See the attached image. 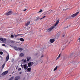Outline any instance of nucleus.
Returning a JSON list of instances; mask_svg holds the SVG:
<instances>
[{"mask_svg": "<svg viewBox=\"0 0 80 80\" xmlns=\"http://www.w3.org/2000/svg\"><path fill=\"white\" fill-rule=\"evenodd\" d=\"M21 67H22V68L24 67V70H27V69L28 68V66L27 64H25L24 65H21Z\"/></svg>", "mask_w": 80, "mask_h": 80, "instance_id": "obj_1", "label": "nucleus"}, {"mask_svg": "<svg viewBox=\"0 0 80 80\" xmlns=\"http://www.w3.org/2000/svg\"><path fill=\"white\" fill-rule=\"evenodd\" d=\"M79 13V12H77L76 13L72 15H71L70 16V17H72V18H74V17H76V16H77L78 15V14Z\"/></svg>", "mask_w": 80, "mask_h": 80, "instance_id": "obj_2", "label": "nucleus"}, {"mask_svg": "<svg viewBox=\"0 0 80 80\" xmlns=\"http://www.w3.org/2000/svg\"><path fill=\"white\" fill-rule=\"evenodd\" d=\"M53 28H54V26H52L50 28L48 29L47 30V32H50L52 30H53Z\"/></svg>", "mask_w": 80, "mask_h": 80, "instance_id": "obj_3", "label": "nucleus"}, {"mask_svg": "<svg viewBox=\"0 0 80 80\" xmlns=\"http://www.w3.org/2000/svg\"><path fill=\"white\" fill-rule=\"evenodd\" d=\"M34 63L33 62H30L28 64V67H32Z\"/></svg>", "mask_w": 80, "mask_h": 80, "instance_id": "obj_4", "label": "nucleus"}, {"mask_svg": "<svg viewBox=\"0 0 80 80\" xmlns=\"http://www.w3.org/2000/svg\"><path fill=\"white\" fill-rule=\"evenodd\" d=\"M12 13H13V12H12V11H9L8 12L6 13L5 14V15H10L12 14Z\"/></svg>", "mask_w": 80, "mask_h": 80, "instance_id": "obj_5", "label": "nucleus"}, {"mask_svg": "<svg viewBox=\"0 0 80 80\" xmlns=\"http://www.w3.org/2000/svg\"><path fill=\"white\" fill-rule=\"evenodd\" d=\"M59 23V20H58L56 21V23L54 25V27H55V26H57Z\"/></svg>", "mask_w": 80, "mask_h": 80, "instance_id": "obj_6", "label": "nucleus"}, {"mask_svg": "<svg viewBox=\"0 0 80 80\" xmlns=\"http://www.w3.org/2000/svg\"><path fill=\"white\" fill-rule=\"evenodd\" d=\"M7 73H8V71H6L5 72H4L3 73H2V75H6V74H7Z\"/></svg>", "mask_w": 80, "mask_h": 80, "instance_id": "obj_7", "label": "nucleus"}, {"mask_svg": "<svg viewBox=\"0 0 80 80\" xmlns=\"http://www.w3.org/2000/svg\"><path fill=\"white\" fill-rule=\"evenodd\" d=\"M50 42L51 43H53L55 42V39L54 38L51 39L50 40Z\"/></svg>", "mask_w": 80, "mask_h": 80, "instance_id": "obj_8", "label": "nucleus"}, {"mask_svg": "<svg viewBox=\"0 0 80 80\" xmlns=\"http://www.w3.org/2000/svg\"><path fill=\"white\" fill-rule=\"evenodd\" d=\"M20 76H16L14 79L15 80H19V79H20Z\"/></svg>", "mask_w": 80, "mask_h": 80, "instance_id": "obj_9", "label": "nucleus"}, {"mask_svg": "<svg viewBox=\"0 0 80 80\" xmlns=\"http://www.w3.org/2000/svg\"><path fill=\"white\" fill-rule=\"evenodd\" d=\"M9 58H10V57L9 56V55H8L6 57V62L8 61V60H9Z\"/></svg>", "mask_w": 80, "mask_h": 80, "instance_id": "obj_10", "label": "nucleus"}, {"mask_svg": "<svg viewBox=\"0 0 80 80\" xmlns=\"http://www.w3.org/2000/svg\"><path fill=\"white\" fill-rule=\"evenodd\" d=\"M28 72H30L32 71V68H27Z\"/></svg>", "mask_w": 80, "mask_h": 80, "instance_id": "obj_11", "label": "nucleus"}, {"mask_svg": "<svg viewBox=\"0 0 80 80\" xmlns=\"http://www.w3.org/2000/svg\"><path fill=\"white\" fill-rule=\"evenodd\" d=\"M23 34H18L17 35H14V36L15 37H18V36H21V35H23Z\"/></svg>", "mask_w": 80, "mask_h": 80, "instance_id": "obj_12", "label": "nucleus"}, {"mask_svg": "<svg viewBox=\"0 0 80 80\" xmlns=\"http://www.w3.org/2000/svg\"><path fill=\"white\" fill-rule=\"evenodd\" d=\"M14 48L15 50H16V51H18V48L14 47Z\"/></svg>", "mask_w": 80, "mask_h": 80, "instance_id": "obj_13", "label": "nucleus"}, {"mask_svg": "<svg viewBox=\"0 0 80 80\" xmlns=\"http://www.w3.org/2000/svg\"><path fill=\"white\" fill-rule=\"evenodd\" d=\"M27 62L29 61V60H31V57H27Z\"/></svg>", "mask_w": 80, "mask_h": 80, "instance_id": "obj_14", "label": "nucleus"}, {"mask_svg": "<svg viewBox=\"0 0 80 80\" xmlns=\"http://www.w3.org/2000/svg\"><path fill=\"white\" fill-rule=\"evenodd\" d=\"M30 21H28L27 23H26L25 25L26 26H27L28 25L30 24Z\"/></svg>", "mask_w": 80, "mask_h": 80, "instance_id": "obj_15", "label": "nucleus"}, {"mask_svg": "<svg viewBox=\"0 0 80 80\" xmlns=\"http://www.w3.org/2000/svg\"><path fill=\"white\" fill-rule=\"evenodd\" d=\"M19 40L21 42H24V39L22 38H21L19 39Z\"/></svg>", "mask_w": 80, "mask_h": 80, "instance_id": "obj_16", "label": "nucleus"}, {"mask_svg": "<svg viewBox=\"0 0 80 80\" xmlns=\"http://www.w3.org/2000/svg\"><path fill=\"white\" fill-rule=\"evenodd\" d=\"M5 63H4L2 66V69H3V68H4V67H5Z\"/></svg>", "mask_w": 80, "mask_h": 80, "instance_id": "obj_17", "label": "nucleus"}, {"mask_svg": "<svg viewBox=\"0 0 80 80\" xmlns=\"http://www.w3.org/2000/svg\"><path fill=\"white\" fill-rule=\"evenodd\" d=\"M14 78V77L12 76L10 78H9L8 80H13Z\"/></svg>", "mask_w": 80, "mask_h": 80, "instance_id": "obj_18", "label": "nucleus"}, {"mask_svg": "<svg viewBox=\"0 0 80 80\" xmlns=\"http://www.w3.org/2000/svg\"><path fill=\"white\" fill-rule=\"evenodd\" d=\"M18 50H20L21 51H22V50H23V48H18Z\"/></svg>", "mask_w": 80, "mask_h": 80, "instance_id": "obj_19", "label": "nucleus"}, {"mask_svg": "<svg viewBox=\"0 0 80 80\" xmlns=\"http://www.w3.org/2000/svg\"><path fill=\"white\" fill-rule=\"evenodd\" d=\"M38 55V52H36L34 54V56H37Z\"/></svg>", "mask_w": 80, "mask_h": 80, "instance_id": "obj_20", "label": "nucleus"}, {"mask_svg": "<svg viewBox=\"0 0 80 80\" xmlns=\"http://www.w3.org/2000/svg\"><path fill=\"white\" fill-rule=\"evenodd\" d=\"M24 56V54L23 53H21L20 54V56L21 57H23Z\"/></svg>", "mask_w": 80, "mask_h": 80, "instance_id": "obj_21", "label": "nucleus"}, {"mask_svg": "<svg viewBox=\"0 0 80 80\" xmlns=\"http://www.w3.org/2000/svg\"><path fill=\"white\" fill-rule=\"evenodd\" d=\"M58 68V67L56 66L55 68L54 69V71H55V70H57V69Z\"/></svg>", "mask_w": 80, "mask_h": 80, "instance_id": "obj_22", "label": "nucleus"}, {"mask_svg": "<svg viewBox=\"0 0 80 80\" xmlns=\"http://www.w3.org/2000/svg\"><path fill=\"white\" fill-rule=\"evenodd\" d=\"M6 41H7V40H6V39L4 38L3 39V40L2 42H6Z\"/></svg>", "mask_w": 80, "mask_h": 80, "instance_id": "obj_23", "label": "nucleus"}, {"mask_svg": "<svg viewBox=\"0 0 80 80\" xmlns=\"http://www.w3.org/2000/svg\"><path fill=\"white\" fill-rule=\"evenodd\" d=\"M66 48V47L65 46H63L62 47V50H64L65 48Z\"/></svg>", "mask_w": 80, "mask_h": 80, "instance_id": "obj_24", "label": "nucleus"}, {"mask_svg": "<svg viewBox=\"0 0 80 80\" xmlns=\"http://www.w3.org/2000/svg\"><path fill=\"white\" fill-rule=\"evenodd\" d=\"M3 39V38H0V40H1V41H2V42Z\"/></svg>", "mask_w": 80, "mask_h": 80, "instance_id": "obj_25", "label": "nucleus"}, {"mask_svg": "<svg viewBox=\"0 0 80 80\" xmlns=\"http://www.w3.org/2000/svg\"><path fill=\"white\" fill-rule=\"evenodd\" d=\"M14 37V36L13 35V34H12L11 35V38H13V37Z\"/></svg>", "mask_w": 80, "mask_h": 80, "instance_id": "obj_26", "label": "nucleus"}, {"mask_svg": "<svg viewBox=\"0 0 80 80\" xmlns=\"http://www.w3.org/2000/svg\"><path fill=\"white\" fill-rule=\"evenodd\" d=\"M46 16H43L42 18H40V20H42V19H43V18H45L46 17Z\"/></svg>", "mask_w": 80, "mask_h": 80, "instance_id": "obj_27", "label": "nucleus"}, {"mask_svg": "<svg viewBox=\"0 0 80 80\" xmlns=\"http://www.w3.org/2000/svg\"><path fill=\"white\" fill-rule=\"evenodd\" d=\"M39 20V17H37V19H36V20Z\"/></svg>", "mask_w": 80, "mask_h": 80, "instance_id": "obj_28", "label": "nucleus"}, {"mask_svg": "<svg viewBox=\"0 0 80 80\" xmlns=\"http://www.w3.org/2000/svg\"><path fill=\"white\" fill-rule=\"evenodd\" d=\"M10 42H11V43H14V42H13V41L12 40Z\"/></svg>", "mask_w": 80, "mask_h": 80, "instance_id": "obj_29", "label": "nucleus"}, {"mask_svg": "<svg viewBox=\"0 0 80 80\" xmlns=\"http://www.w3.org/2000/svg\"><path fill=\"white\" fill-rule=\"evenodd\" d=\"M0 55H2V54H3V52H0Z\"/></svg>", "mask_w": 80, "mask_h": 80, "instance_id": "obj_30", "label": "nucleus"}, {"mask_svg": "<svg viewBox=\"0 0 80 80\" xmlns=\"http://www.w3.org/2000/svg\"><path fill=\"white\" fill-rule=\"evenodd\" d=\"M23 62H24V63H25V62H27V60L25 59L24 60Z\"/></svg>", "mask_w": 80, "mask_h": 80, "instance_id": "obj_31", "label": "nucleus"}, {"mask_svg": "<svg viewBox=\"0 0 80 80\" xmlns=\"http://www.w3.org/2000/svg\"><path fill=\"white\" fill-rule=\"evenodd\" d=\"M42 12V9H40V11H39V13H41V12Z\"/></svg>", "mask_w": 80, "mask_h": 80, "instance_id": "obj_32", "label": "nucleus"}, {"mask_svg": "<svg viewBox=\"0 0 80 80\" xmlns=\"http://www.w3.org/2000/svg\"><path fill=\"white\" fill-rule=\"evenodd\" d=\"M2 46H3V47H5V44H2Z\"/></svg>", "mask_w": 80, "mask_h": 80, "instance_id": "obj_33", "label": "nucleus"}, {"mask_svg": "<svg viewBox=\"0 0 80 80\" xmlns=\"http://www.w3.org/2000/svg\"><path fill=\"white\" fill-rule=\"evenodd\" d=\"M22 70V69H21V68H19L18 70L19 71H20V70Z\"/></svg>", "mask_w": 80, "mask_h": 80, "instance_id": "obj_34", "label": "nucleus"}, {"mask_svg": "<svg viewBox=\"0 0 80 80\" xmlns=\"http://www.w3.org/2000/svg\"><path fill=\"white\" fill-rule=\"evenodd\" d=\"M44 56H43V54H42L41 56V58H42Z\"/></svg>", "mask_w": 80, "mask_h": 80, "instance_id": "obj_35", "label": "nucleus"}, {"mask_svg": "<svg viewBox=\"0 0 80 80\" xmlns=\"http://www.w3.org/2000/svg\"><path fill=\"white\" fill-rule=\"evenodd\" d=\"M61 55V54H59L58 57H60Z\"/></svg>", "mask_w": 80, "mask_h": 80, "instance_id": "obj_36", "label": "nucleus"}, {"mask_svg": "<svg viewBox=\"0 0 80 80\" xmlns=\"http://www.w3.org/2000/svg\"><path fill=\"white\" fill-rule=\"evenodd\" d=\"M22 72H19V74H22Z\"/></svg>", "mask_w": 80, "mask_h": 80, "instance_id": "obj_37", "label": "nucleus"}, {"mask_svg": "<svg viewBox=\"0 0 80 80\" xmlns=\"http://www.w3.org/2000/svg\"><path fill=\"white\" fill-rule=\"evenodd\" d=\"M60 58V57H59V56H58V58H57V59H58V58Z\"/></svg>", "mask_w": 80, "mask_h": 80, "instance_id": "obj_38", "label": "nucleus"}, {"mask_svg": "<svg viewBox=\"0 0 80 80\" xmlns=\"http://www.w3.org/2000/svg\"><path fill=\"white\" fill-rule=\"evenodd\" d=\"M65 37V35H62V37Z\"/></svg>", "mask_w": 80, "mask_h": 80, "instance_id": "obj_39", "label": "nucleus"}, {"mask_svg": "<svg viewBox=\"0 0 80 80\" xmlns=\"http://www.w3.org/2000/svg\"><path fill=\"white\" fill-rule=\"evenodd\" d=\"M26 10H27V9H24L23 11H26Z\"/></svg>", "mask_w": 80, "mask_h": 80, "instance_id": "obj_40", "label": "nucleus"}, {"mask_svg": "<svg viewBox=\"0 0 80 80\" xmlns=\"http://www.w3.org/2000/svg\"><path fill=\"white\" fill-rule=\"evenodd\" d=\"M24 60V59H22V61H23Z\"/></svg>", "mask_w": 80, "mask_h": 80, "instance_id": "obj_41", "label": "nucleus"}, {"mask_svg": "<svg viewBox=\"0 0 80 80\" xmlns=\"http://www.w3.org/2000/svg\"><path fill=\"white\" fill-rule=\"evenodd\" d=\"M68 18H66V20H67V19H68Z\"/></svg>", "mask_w": 80, "mask_h": 80, "instance_id": "obj_42", "label": "nucleus"}, {"mask_svg": "<svg viewBox=\"0 0 80 80\" xmlns=\"http://www.w3.org/2000/svg\"><path fill=\"white\" fill-rule=\"evenodd\" d=\"M52 11H51L50 12H52Z\"/></svg>", "mask_w": 80, "mask_h": 80, "instance_id": "obj_43", "label": "nucleus"}, {"mask_svg": "<svg viewBox=\"0 0 80 80\" xmlns=\"http://www.w3.org/2000/svg\"><path fill=\"white\" fill-rule=\"evenodd\" d=\"M12 75H9V76H11Z\"/></svg>", "mask_w": 80, "mask_h": 80, "instance_id": "obj_44", "label": "nucleus"}, {"mask_svg": "<svg viewBox=\"0 0 80 80\" xmlns=\"http://www.w3.org/2000/svg\"><path fill=\"white\" fill-rule=\"evenodd\" d=\"M1 77V75H0V77Z\"/></svg>", "mask_w": 80, "mask_h": 80, "instance_id": "obj_45", "label": "nucleus"}, {"mask_svg": "<svg viewBox=\"0 0 80 80\" xmlns=\"http://www.w3.org/2000/svg\"><path fill=\"white\" fill-rule=\"evenodd\" d=\"M1 57V56L0 55V57Z\"/></svg>", "mask_w": 80, "mask_h": 80, "instance_id": "obj_46", "label": "nucleus"}, {"mask_svg": "<svg viewBox=\"0 0 80 80\" xmlns=\"http://www.w3.org/2000/svg\"><path fill=\"white\" fill-rule=\"evenodd\" d=\"M65 10V9H63V10Z\"/></svg>", "mask_w": 80, "mask_h": 80, "instance_id": "obj_47", "label": "nucleus"}, {"mask_svg": "<svg viewBox=\"0 0 80 80\" xmlns=\"http://www.w3.org/2000/svg\"><path fill=\"white\" fill-rule=\"evenodd\" d=\"M67 9H66V10H67Z\"/></svg>", "mask_w": 80, "mask_h": 80, "instance_id": "obj_48", "label": "nucleus"}]
</instances>
